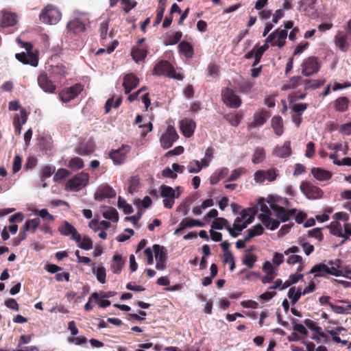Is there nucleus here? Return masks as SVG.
Wrapping results in <instances>:
<instances>
[{
	"label": "nucleus",
	"mask_w": 351,
	"mask_h": 351,
	"mask_svg": "<svg viewBox=\"0 0 351 351\" xmlns=\"http://www.w3.org/2000/svg\"><path fill=\"white\" fill-rule=\"evenodd\" d=\"M109 23L110 19H108L100 23L99 32L100 37L103 40L106 39L108 36L110 34V33L108 32Z\"/></svg>",
	"instance_id": "de8ad7c7"
},
{
	"label": "nucleus",
	"mask_w": 351,
	"mask_h": 351,
	"mask_svg": "<svg viewBox=\"0 0 351 351\" xmlns=\"http://www.w3.org/2000/svg\"><path fill=\"white\" fill-rule=\"evenodd\" d=\"M310 274H314L315 277H322L325 274L331 275L329 265L325 263H319L314 265L309 271Z\"/></svg>",
	"instance_id": "c85d7f7f"
},
{
	"label": "nucleus",
	"mask_w": 351,
	"mask_h": 351,
	"mask_svg": "<svg viewBox=\"0 0 351 351\" xmlns=\"http://www.w3.org/2000/svg\"><path fill=\"white\" fill-rule=\"evenodd\" d=\"M36 214H38L40 218L43 220H47L50 221H53L55 220V217L51 215L48 210L45 208H43L41 210H35Z\"/></svg>",
	"instance_id": "4d7b16f0"
},
{
	"label": "nucleus",
	"mask_w": 351,
	"mask_h": 351,
	"mask_svg": "<svg viewBox=\"0 0 351 351\" xmlns=\"http://www.w3.org/2000/svg\"><path fill=\"white\" fill-rule=\"evenodd\" d=\"M330 230V232L336 237H344L345 234H343V228L341 225L337 221H332L328 226Z\"/></svg>",
	"instance_id": "e433bc0d"
},
{
	"label": "nucleus",
	"mask_w": 351,
	"mask_h": 351,
	"mask_svg": "<svg viewBox=\"0 0 351 351\" xmlns=\"http://www.w3.org/2000/svg\"><path fill=\"white\" fill-rule=\"evenodd\" d=\"M266 158V150L262 147L255 148L252 156V162L258 165L263 162Z\"/></svg>",
	"instance_id": "7c9ffc66"
},
{
	"label": "nucleus",
	"mask_w": 351,
	"mask_h": 351,
	"mask_svg": "<svg viewBox=\"0 0 351 351\" xmlns=\"http://www.w3.org/2000/svg\"><path fill=\"white\" fill-rule=\"evenodd\" d=\"M269 35H273L271 44L278 47H282L285 44V40L287 37V32L285 29H277Z\"/></svg>",
	"instance_id": "393cba45"
},
{
	"label": "nucleus",
	"mask_w": 351,
	"mask_h": 351,
	"mask_svg": "<svg viewBox=\"0 0 351 351\" xmlns=\"http://www.w3.org/2000/svg\"><path fill=\"white\" fill-rule=\"evenodd\" d=\"M130 151V147L128 145H122L117 149L112 150L110 153V157L115 165L123 164L127 158V154Z\"/></svg>",
	"instance_id": "4468645a"
},
{
	"label": "nucleus",
	"mask_w": 351,
	"mask_h": 351,
	"mask_svg": "<svg viewBox=\"0 0 351 351\" xmlns=\"http://www.w3.org/2000/svg\"><path fill=\"white\" fill-rule=\"evenodd\" d=\"M40 223V217H36L32 219L27 220L23 226V231L24 234L22 236V239H25L26 238V232L30 231L32 233L35 232L36 228L39 226Z\"/></svg>",
	"instance_id": "cd10ccee"
},
{
	"label": "nucleus",
	"mask_w": 351,
	"mask_h": 351,
	"mask_svg": "<svg viewBox=\"0 0 351 351\" xmlns=\"http://www.w3.org/2000/svg\"><path fill=\"white\" fill-rule=\"evenodd\" d=\"M118 206L123 208L125 214H130L132 212V207L128 204L127 202L122 197H119L118 199Z\"/></svg>",
	"instance_id": "13d9d810"
},
{
	"label": "nucleus",
	"mask_w": 351,
	"mask_h": 351,
	"mask_svg": "<svg viewBox=\"0 0 351 351\" xmlns=\"http://www.w3.org/2000/svg\"><path fill=\"white\" fill-rule=\"evenodd\" d=\"M349 100L346 97H338L333 101L334 108L337 112H345L348 108Z\"/></svg>",
	"instance_id": "473e14b6"
},
{
	"label": "nucleus",
	"mask_w": 351,
	"mask_h": 351,
	"mask_svg": "<svg viewBox=\"0 0 351 351\" xmlns=\"http://www.w3.org/2000/svg\"><path fill=\"white\" fill-rule=\"evenodd\" d=\"M330 307L332 311L338 314H350L351 313V304L345 306L335 305L330 304Z\"/></svg>",
	"instance_id": "79ce46f5"
},
{
	"label": "nucleus",
	"mask_w": 351,
	"mask_h": 351,
	"mask_svg": "<svg viewBox=\"0 0 351 351\" xmlns=\"http://www.w3.org/2000/svg\"><path fill=\"white\" fill-rule=\"evenodd\" d=\"M292 154L291 142L287 141L282 146H276L272 151V154L280 158H285L289 157Z\"/></svg>",
	"instance_id": "aec40b11"
},
{
	"label": "nucleus",
	"mask_w": 351,
	"mask_h": 351,
	"mask_svg": "<svg viewBox=\"0 0 351 351\" xmlns=\"http://www.w3.org/2000/svg\"><path fill=\"white\" fill-rule=\"evenodd\" d=\"M311 173L315 179L319 181L328 180L332 177V173L330 171L319 167L313 168Z\"/></svg>",
	"instance_id": "c756f323"
},
{
	"label": "nucleus",
	"mask_w": 351,
	"mask_h": 351,
	"mask_svg": "<svg viewBox=\"0 0 351 351\" xmlns=\"http://www.w3.org/2000/svg\"><path fill=\"white\" fill-rule=\"evenodd\" d=\"M59 231L64 236L70 237L71 239L75 241H79L80 239V234L78 233L75 227L65 221L59 227Z\"/></svg>",
	"instance_id": "f3484780"
},
{
	"label": "nucleus",
	"mask_w": 351,
	"mask_h": 351,
	"mask_svg": "<svg viewBox=\"0 0 351 351\" xmlns=\"http://www.w3.org/2000/svg\"><path fill=\"white\" fill-rule=\"evenodd\" d=\"M187 223L188 228L193 227H204L205 223L198 219H191V218H185Z\"/></svg>",
	"instance_id": "338daca9"
},
{
	"label": "nucleus",
	"mask_w": 351,
	"mask_h": 351,
	"mask_svg": "<svg viewBox=\"0 0 351 351\" xmlns=\"http://www.w3.org/2000/svg\"><path fill=\"white\" fill-rule=\"evenodd\" d=\"M147 50L139 48L138 47H133L131 51V56L133 60L137 63L144 60V59L147 56Z\"/></svg>",
	"instance_id": "f704fd0d"
},
{
	"label": "nucleus",
	"mask_w": 351,
	"mask_h": 351,
	"mask_svg": "<svg viewBox=\"0 0 351 351\" xmlns=\"http://www.w3.org/2000/svg\"><path fill=\"white\" fill-rule=\"evenodd\" d=\"M221 97L223 103L228 107L237 108L241 104V100L234 90L225 88L221 90Z\"/></svg>",
	"instance_id": "9b49d317"
},
{
	"label": "nucleus",
	"mask_w": 351,
	"mask_h": 351,
	"mask_svg": "<svg viewBox=\"0 0 351 351\" xmlns=\"http://www.w3.org/2000/svg\"><path fill=\"white\" fill-rule=\"evenodd\" d=\"M139 84L138 79L132 73L126 74L123 78V86L125 94H129Z\"/></svg>",
	"instance_id": "5701e85b"
},
{
	"label": "nucleus",
	"mask_w": 351,
	"mask_h": 351,
	"mask_svg": "<svg viewBox=\"0 0 351 351\" xmlns=\"http://www.w3.org/2000/svg\"><path fill=\"white\" fill-rule=\"evenodd\" d=\"M308 235L309 237L315 238L318 241H322L323 239V234L322 232V229L319 228H313L309 230Z\"/></svg>",
	"instance_id": "0e129e2a"
},
{
	"label": "nucleus",
	"mask_w": 351,
	"mask_h": 351,
	"mask_svg": "<svg viewBox=\"0 0 351 351\" xmlns=\"http://www.w3.org/2000/svg\"><path fill=\"white\" fill-rule=\"evenodd\" d=\"M307 107H308L307 104H305V103L297 104H295L292 107L291 110L295 113H296V114L302 115V114L303 113V112H304L306 110Z\"/></svg>",
	"instance_id": "69168bd1"
},
{
	"label": "nucleus",
	"mask_w": 351,
	"mask_h": 351,
	"mask_svg": "<svg viewBox=\"0 0 351 351\" xmlns=\"http://www.w3.org/2000/svg\"><path fill=\"white\" fill-rule=\"evenodd\" d=\"M139 189V179L136 176L132 177L128 186V192L133 194Z\"/></svg>",
	"instance_id": "5fc2aeb1"
},
{
	"label": "nucleus",
	"mask_w": 351,
	"mask_h": 351,
	"mask_svg": "<svg viewBox=\"0 0 351 351\" xmlns=\"http://www.w3.org/2000/svg\"><path fill=\"white\" fill-rule=\"evenodd\" d=\"M67 33L70 35H77L86 29L84 23L78 19L71 20L66 25Z\"/></svg>",
	"instance_id": "412c9836"
},
{
	"label": "nucleus",
	"mask_w": 351,
	"mask_h": 351,
	"mask_svg": "<svg viewBox=\"0 0 351 351\" xmlns=\"http://www.w3.org/2000/svg\"><path fill=\"white\" fill-rule=\"evenodd\" d=\"M160 196L163 198L162 203L165 208L171 209L174 205L175 199L180 197L183 192V188L178 186L175 189L162 184L159 187Z\"/></svg>",
	"instance_id": "7ed1b4c3"
},
{
	"label": "nucleus",
	"mask_w": 351,
	"mask_h": 351,
	"mask_svg": "<svg viewBox=\"0 0 351 351\" xmlns=\"http://www.w3.org/2000/svg\"><path fill=\"white\" fill-rule=\"evenodd\" d=\"M17 21L16 15L8 11L1 12L0 32L5 27L14 26Z\"/></svg>",
	"instance_id": "6ab92c4d"
},
{
	"label": "nucleus",
	"mask_w": 351,
	"mask_h": 351,
	"mask_svg": "<svg viewBox=\"0 0 351 351\" xmlns=\"http://www.w3.org/2000/svg\"><path fill=\"white\" fill-rule=\"evenodd\" d=\"M156 249V269L158 271H163L167 267V253L164 247L155 244Z\"/></svg>",
	"instance_id": "2eb2a0df"
},
{
	"label": "nucleus",
	"mask_w": 351,
	"mask_h": 351,
	"mask_svg": "<svg viewBox=\"0 0 351 351\" xmlns=\"http://www.w3.org/2000/svg\"><path fill=\"white\" fill-rule=\"evenodd\" d=\"M115 195L116 193L112 188L109 186H104L97 189L95 194V199L97 201H102L104 199L112 198Z\"/></svg>",
	"instance_id": "b1692460"
},
{
	"label": "nucleus",
	"mask_w": 351,
	"mask_h": 351,
	"mask_svg": "<svg viewBox=\"0 0 351 351\" xmlns=\"http://www.w3.org/2000/svg\"><path fill=\"white\" fill-rule=\"evenodd\" d=\"M279 176V170L275 167L263 170L256 171L254 174V180L256 184H261L265 182H272Z\"/></svg>",
	"instance_id": "6e6552de"
},
{
	"label": "nucleus",
	"mask_w": 351,
	"mask_h": 351,
	"mask_svg": "<svg viewBox=\"0 0 351 351\" xmlns=\"http://www.w3.org/2000/svg\"><path fill=\"white\" fill-rule=\"evenodd\" d=\"M83 90V86L80 84L66 88L60 91L59 97L64 103L69 102L75 98Z\"/></svg>",
	"instance_id": "ddd939ff"
},
{
	"label": "nucleus",
	"mask_w": 351,
	"mask_h": 351,
	"mask_svg": "<svg viewBox=\"0 0 351 351\" xmlns=\"http://www.w3.org/2000/svg\"><path fill=\"white\" fill-rule=\"evenodd\" d=\"M69 343H72L76 346H80L87 341V339L84 336H80L77 337H69L67 339Z\"/></svg>",
	"instance_id": "e2e57ef3"
},
{
	"label": "nucleus",
	"mask_w": 351,
	"mask_h": 351,
	"mask_svg": "<svg viewBox=\"0 0 351 351\" xmlns=\"http://www.w3.org/2000/svg\"><path fill=\"white\" fill-rule=\"evenodd\" d=\"M123 267L122 257L121 255L115 254L113 256V263L111 265V270L114 274L119 273Z\"/></svg>",
	"instance_id": "a19ab883"
},
{
	"label": "nucleus",
	"mask_w": 351,
	"mask_h": 351,
	"mask_svg": "<svg viewBox=\"0 0 351 351\" xmlns=\"http://www.w3.org/2000/svg\"><path fill=\"white\" fill-rule=\"evenodd\" d=\"M93 272L95 274L97 280L101 284L106 282V272L104 266H99L93 269Z\"/></svg>",
	"instance_id": "a18cd8bd"
},
{
	"label": "nucleus",
	"mask_w": 351,
	"mask_h": 351,
	"mask_svg": "<svg viewBox=\"0 0 351 351\" xmlns=\"http://www.w3.org/2000/svg\"><path fill=\"white\" fill-rule=\"evenodd\" d=\"M264 230L263 227L261 224L258 223L254 226L252 228L247 231V234L245 236V241H249L250 239L259 236L263 234Z\"/></svg>",
	"instance_id": "4c0bfd02"
},
{
	"label": "nucleus",
	"mask_w": 351,
	"mask_h": 351,
	"mask_svg": "<svg viewBox=\"0 0 351 351\" xmlns=\"http://www.w3.org/2000/svg\"><path fill=\"white\" fill-rule=\"evenodd\" d=\"M335 43L342 51H346L348 49L349 44L347 42V36L343 33L339 32L337 34Z\"/></svg>",
	"instance_id": "2f4dec72"
},
{
	"label": "nucleus",
	"mask_w": 351,
	"mask_h": 351,
	"mask_svg": "<svg viewBox=\"0 0 351 351\" xmlns=\"http://www.w3.org/2000/svg\"><path fill=\"white\" fill-rule=\"evenodd\" d=\"M263 271L268 275L276 276L278 275L276 268L273 266L272 263L269 261H266L263 265Z\"/></svg>",
	"instance_id": "603ef678"
},
{
	"label": "nucleus",
	"mask_w": 351,
	"mask_h": 351,
	"mask_svg": "<svg viewBox=\"0 0 351 351\" xmlns=\"http://www.w3.org/2000/svg\"><path fill=\"white\" fill-rule=\"evenodd\" d=\"M315 153V143L313 142H308L306 144V149L305 152V156L311 158L313 156Z\"/></svg>",
	"instance_id": "774afa93"
},
{
	"label": "nucleus",
	"mask_w": 351,
	"mask_h": 351,
	"mask_svg": "<svg viewBox=\"0 0 351 351\" xmlns=\"http://www.w3.org/2000/svg\"><path fill=\"white\" fill-rule=\"evenodd\" d=\"M302 291L300 287H292L288 291V297L292 304H295L300 298Z\"/></svg>",
	"instance_id": "58836bf2"
},
{
	"label": "nucleus",
	"mask_w": 351,
	"mask_h": 351,
	"mask_svg": "<svg viewBox=\"0 0 351 351\" xmlns=\"http://www.w3.org/2000/svg\"><path fill=\"white\" fill-rule=\"evenodd\" d=\"M291 324H293V329L295 332H299L301 335H306L307 334V330L306 328L301 324H298L295 319H291Z\"/></svg>",
	"instance_id": "bf43d9fd"
},
{
	"label": "nucleus",
	"mask_w": 351,
	"mask_h": 351,
	"mask_svg": "<svg viewBox=\"0 0 351 351\" xmlns=\"http://www.w3.org/2000/svg\"><path fill=\"white\" fill-rule=\"evenodd\" d=\"M247 170L244 167H239L234 170H233L228 177L227 181H234L237 180L241 175H243L246 173Z\"/></svg>",
	"instance_id": "864d4df0"
},
{
	"label": "nucleus",
	"mask_w": 351,
	"mask_h": 351,
	"mask_svg": "<svg viewBox=\"0 0 351 351\" xmlns=\"http://www.w3.org/2000/svg\"><path fill=\"white\" fill-rule=\"evenodd\" d=\"M226 120L231 125L237 127L241 122V116L238 114L229 115L227 117Z\"/></svg>",
	"instance_id": "680f3d73"
},
{
	"label": "nucleus",
	"mask_w": 351,
	"mask_h": 351,
	"mask_svg": "<svg viewBox=\"0 0 351 351\" xmlns=\"http://www.w3.org/2000/svg\"><path fill=\"white\" fill-rule=\"evenodd\" d=\"M75 242L77 243V246L81 249L89 250L93 248V241L88 236H84L83 238L80 236V241Z\"/></svg>",
	"instance_id": "37998d69"
},
{
	"label": "nucleus",
	"mask_w": 351,
	"mask_h": 351,
	"mask_svg": "<svg viewBox=\"0 0 351 351\" xmlns=\"http://www.w3.org/2000/svg\"><path fill=\"white\" fill-rule=\"evenodd\" d=\"M70 175V172L64 168L59 169L53 176L54 182H59Z\"/></svg>",
	"instance_id": "6e6d98bb"
},
{
	"label": "nucleus",
	"mask_w": 351,
	"mask_h": 351,
	"mask_svg": "<svg viewBox=\"0 0 351 351\" xmlns=\"http://www.w3.org/2000/svg\"><path fill=\"white\" fill-rule=\"evenodd\" d=\"M320 62L316 57H309L304 60L301 64L302 73L305 76H310L317 73L320 69Z\"/></svg>",
	"instance_id": "9d476101"
},
{
	"label": "nucleus",
	"mask_w": 351,
	"mask_h": 351,
	"mask_svg": "<svg viewBox=\"0 0 351 351\" xmlns=\"http://www.w3.org/2000/svg\"><path fill=\"white\" fill-rule=\"evenodd\" d=\"M62 14L59 9L52 4L46 5L39 15L40 20L47 25H56L61 19Z\"/></svg>",
	"instance_id": "423d86ee"
},
{
	"label": "nucleus",
	"mask_w": 351,
	"mask_h": 351,
	"mask_svg": "<svg viewBox=\"0 0 351 351\" xmlns=\"http://www.w3.org/2000/svg\"><path fill=\"white\" fill-rule=\"evenodd\" d=\"M53 75L60 80L68 74L67 69L64 66H56L53 69Z\"/></svg>",
	"instance_id": "8fccbe9b"
},
{
	"label": "nucleus",
	"mask_w": 351,
	"mask_h": 351,
	"mask_svg": "<svg viewBox=\"0 0 351 351\" xmlns=\"http://www.w3.org/2000/svg\"><path fill=\"white\" fill-rule=\"evenodd\" d=\"M331 271V275L334 276H342L351 279V269L348 267H342V261L339 258L330 260L327 263Z\"/></svg>",
	"instance_id": "1a4fd4ad"
},
{
	"label": "nucleus",
	"mask_w": 351,
	"mask_h": 351,
	"mask_svg": "<svg viewBox=\"0 0 351 351\" xmlns=\"http://www.w3.org/2000/svg\"><path fill=\"white\" fill-rule=\"evenodd\" d=\"M256 261V256L254 254H248L245 256V257L243 260V263L251 269L254 267V265Z\"/></svg>",
	"instance_id": "052dcab7"
},
{
	"label": "nucleus",
	"mask_w": 351,
	"mask_h": 351,
	"mask_svg": "<svg viewBox=\"0 0 351 351\" xmlns=\"http://www.w3.org/2000/svg\"><path fill=\"white\" fill-rule=\"evenodd\" d=\"M154 75H164L178 80L183 79L180 71H177L174 67L166 60H161L156 64L153 71Z\"/></svg>",
	"instance_id": "39448f33"
},
{
	"label": "nucleus",
	"mask_w": 351,
	"mask_h": 351,
	"mask_svg": "<svg viewBox=\"0 0 351 351\" xmlns=\"http://www.w3.org/2000/svg\"><path fill=\"white\" fill-rule=\"evenodd\" d=\"M178 49L186 58H191L193 56V49L191 44L186 41H182L178 45Z\"/></svg>",
	"instance_id": "c9c22d12"
},
{
	"label": "nucleus",
	"mask_w": 351,
	"mask_h": 351,
	"mask_svg": "<svg viewBox=\"0 0 351 351\" xmlns=\"http://www.w3.org/2000/svg\"><path fill=\"white\" fill-rule=\"evenodd\" d=\"M101 213L104 218L112 223H117L119 221V213L117 210L110 206H102Z\"/></svg>",
	"instance_id": "bb28decb"
},
{
	"label": "nucleus",
	"mask_w": 351,
	"mask_h": 351,
	"mask_svg": "<svg viewBox=\"0 0 351 351\" xmlns=\"http://www.w3.org/2000/svg\"><path fill=\"white\" fill-rule=\"evenodd\" d=\"M303 278V274H291L289 276V279L288 281H286L282 287L280 288V290H283L287 289L288 287H289L292 284H295L298 282L299 280H302Z\"/></svg>",
	"instance_id": "09e8293b"
},
{
	"label": "nucleus",
	"mask_w": 351,
	"mask_h": 351,
	"mask_svg": "<svg viewBox=\"0 0 351 351\" xmlns=\"http://www.w3.org/2000/svg\"><path fill=\"white\" fill-rule=\"evenodd\" d=\"M300 189L309 199L320 198L323 195V192L319 188L310 184L302 183L300 186Z\"/></svg>",
	"instance_id": "dca6fc26"
},
{
	"label": "nucleus",
	"mask_w": 351,
	"mask_h": 351,
	"mask_svg": "<svg viewBox=\"0 0 351 351\" xmlns=\"http://www.w3.org/2000/svg\"><path fill=\"white\" fill-rule=\"evenodd\" d=\"M84 161L79 157L71 158L68 163V167L73 171H77L84 167Z\"/></svg>",
	"instance_id": "c03bdc74"
},
{
	"label": "nucleus",
	"mask_w": 351,
	"mask_h": 351,
	"mask_svg": "<svg viewBox=\"0 0 351 351\" xmlns=\"http://www.w3.org/2000/svg\"><path fill=\"white\" fill-rule=\"evenodd\" d=\"M271 127L277 136H281L284 132L282 119L279 116L274 117L271 119Z\"/></svg>",
	"instance_id": "72a5a7b5"
},
{
	"label": "nucleus",
	"mask_w": 351,
	"mask_h": 351,
	"mask_svg": "<svg viewBox=\"0 0 351 351\" xmlns=\"http://www.w3.org/2000/svg\"><path fill=\"white\" fill-rule=\"evenodd\" d=\"M37 81L39 87L45 93H52L56 88V86L49 79L45 73H40Z\"/></svg>",
	"instance_id": "a211bd4d"
},
{
	"label": "nucleus",
	"mask_w": 351,
	"mask_h": 351,
	"mask_svg": "<svg viewBox=\"0 0 351 351\" xmlns=\"http://www.w3.org/2000/svg\"><path fill=\"white\" fill-rule=\"evenodd\" d=\"M267 202L269 204V208L263 201H261L258 204L259 207L252 206L241 210L239 215L234 219L232 227L227 219L219 217L213 221L211 228L216 230L226 228L232 237H237L241 234L243 229L252 223L258 209L261 211L258 219L268 229L272 230L276 229L281 222L287 221L291 216L295 215V210L292 209L287 212L278 204L280 203L279 199L274 197H269Z\"/></svg>",
	"instance_id": "f257e3e1"
},
{
	"label": "nucleus",
	"mask_w": 351,
	"mask_h": 351,
	"mask_svg": "<svg viewBox=\"0 0 351 351\" xmlns=\"http://www.w3.org/2000/svg\"><path fill=\"white\" fill-rule=\"evenodd\" d=\"M16 41L27 51V53H16V59L24 64H29L36 67L38 64V56L36 53L32 51V45L30 43L22 41L19 38H17Z\"/></svg>",
	"instance_id": "f03ea898"
},
{
	"label": "nucleus",
	"mask_w": 351,
	"mask_h": 351,
	"mask_svg": "<svg viewBox=\"0 0 351 351\" xmlns=\"http://www.w3.org/2000/svg\"><path fill=\"white\" fill-rule=\"evenodd\" d=\"M269 117V113L265 110L256 112L253 117V121L250 123L251 128H258L262 126Z\"/></svg>",
	"instance_id": "a878e982"
},
{
	"label": "nucleus",
	"mask_w": 351,
	"mask_h": 351,
	"mask_svg": "<svg viewBox=\"0 0 351 351\" xmlns=\"http://www.w3.org/2000/svg\"><path fill=\"white\" fill-rule=\"evenodd\" d=\"M88 173L81 172L69 179L65 184V191L77 192L86 186L88 183Z\"/></svg>",
	"instance_id": "0eeeda50"
},
{
	"label": "nucleus",
	"mask_w": 351,
	"mask_h": 351,
	"mask_svg": "<svg viewBox=\"0 0 351 351\" xmlns=\"http://www.w3.org/2000/svg\"><path fill=\"white\" fill-rule=\"evenodd\" d=\"M195 127L196 124L192 119H184L180 121V129L182 134L186 138L193 136Z\"/></svg>",
	"instance_id": "4be33fe9"
},
{
	"label": "nucleus",
	"mask_w": 351,
	"mask_h": 351,
	"mask_svg": "<svg viewBox=\"0 0 351 351\" xmlns=\"http://www.w3.org/2000/svg\"><path fill=\"white\" fill-rule=\"evenodd\" d=\"M272 36L273 35H269L266 38L263 46L255 47V55L258 56V57H262L264 52L269 48V43H271L273 39Z\"/></svg>",
	"instance_id": "49530a36"
},
{
	"label": "nucleus",
	"mask_w": 351,
	"mask_h": 351,
	"mask_svg": "<svg viewBox=\"0 0 351 351\" xmlns=\"http://www.w3.org/2000/svg\"><path fill=\"white\" fill-rule=\"evenodd\" d=\"M223 261L226 264L230 265V271H233L235 267L234 258L230 252H225L223 254Z\"/></svg>",
	"instance_id": "3c124183"
},
{
	"label": "nucleus",
	"mask_w": 351,
	"mask_h": 351,
	"mask_svg": "<svg viewBox=\"0 0 351 351\" xmlns=\"http://www.w3.org/2000/svg\"><path fill=\"white\" fill-rule=\"evenodd\" d=\"M214 157V149L208 147L205 152L204 156L200 160H193L187 165V169L190 173H197L204 168L208 167L212 162Z\"/></svg>",
	"instance_id": "20e7f679"
},
{
	"label": "nucleus",
	"mask_w": 351,
	"mask_h": 351,
	"mask_svg": "<svg viewBox=\"0 0 351 351\" xmlns=\"http://www.w3.org/2000/svg\"><path fill=\"white\" fill-rule=\"evenodd\" d=\"M178 134L173 126H168L166 131L161 135L160 141L164 149H168L178 140Z\"/></svg>",
	"instance_id": "f8f14e48"
},
{
	"label": "nucleus",
	"mask_w": 351,
	"mask_h": 351,
	"mask_svg": "<svg viewBox=\"0 0 351 351\" xmlns=\"http://www.w3.org/2000/svg\"><path fill=\"white\" fill-rule=\"evenodd\" d=\"M94 151V144L93 142L89 141L86 143L82 144L79 148L77 153L80 155L86 156L89 155Z\"/></svg>",
	"instance_id": "ea45409f"
}]
</instances>
